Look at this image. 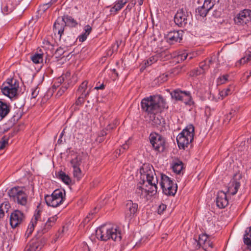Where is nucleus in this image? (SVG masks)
I'll use <instances>...</instances> for the list:
<instances>
[{"label": "nucleus", "mask_w": 251, "mask_h": 251, "mask_svg": "<svg viewBox=\"0 0 251 251\" xmlns=\"http://www.w3.org/2000/svg\"><path fill=\"white\" fill-rule=\"evenodd\" d=\"M244 241L248 249L251 250V227H249V230H246V233L244 236Z\"/></svg>", "instance_id": "393cba45"}, {"label": "nucleus", "mask_w": 251, "mask_h": 251, "mask_svg": "<svg viewBox=\"0 0 251 251\" xmlns=\"http://www.w3.org/2000/svg\"><path fill=\"white\" fill-rule=\"evenodd\" d=\"M19 88V81L16 79L8 78L3 83L1 91L4 95L12 99L17 96Z\"/></svg>", "instance_id": "423d86ee"}, {"label": "nucleus", "mask_w": 251, "mask_h": 251, "mask_svg": "<svg viewBox=\"0 0 251 251\" xmlns=\"http://www.w3.org/2000/svg\"><path fill=\"white\" fill-rule=\"evenodd\" d=\"M138 210V204L131 201H128L126 204L125 215L126 220L130 221L134 217Z\"/></svg>", "instance_id": "f8f14e48"}, {"label": "nucleus", "mask_w": 251, "mask_h": 251, "mask_svg": "<svg viewBox=\"0 0 251 251\" xmlns=\"http://www.w3.org/2000/svg\"><path fill=\"white\" fill-rule=\"evenodd\" d=\"M57 0H51L50 2L47 3L45 4V6H47V8H49L51 4L55 3Z\"/></svg>", "instance_id": "052dcab7"}, {"label": "nucleus", "mask_w": 251, "mask_h": 251, "mask_svg": "<svg viewBox=\"0 0 251 251\" xmlns=\"http://www.w3.org/2000/svg\"><path fill=\"white\" fill-rule=\"evenodd\" d=\"M43 44L46 46H48V48H49L50 46L51 47V45L50 44V43L47 40H44L43 42Z\"/></svg>", "instance_id": "680f3d73"}, {"label": "nucleus", "mask_w": 251, "mask_h": 251, "mask_svg": "<svg viewBox=\"0 0 251 251\" xmlns=\"http://www.w3.org/2000/svg\"><path fill=\"white\" fill-rule=\"evenodd\" d=\"M44 239H33L25 251H40L44 245Z\"/></svg>", "instance_id": "dca6fc26"}, {"label": "nucleus", "mask_w": 251, "mask_h": 251, "mask_svg": "<svg viewBox=\"0 0 251 251\" xmlns=\"http://www.w3.org/2000/svg\"><path fill=\"white\" fill-rule=\"evenodd\" d=\"M128 148L129 146L127 143L123 144L119 149V154H120L121 152L123 153L125 150L128 149Z\"/></svg>", "instance_id": "3c124183"}, {"label": "nucleus", "mask_w": 251, "mask_h": 251, "mask_svg": "<svg viewBox=\"0 0 251 251\" xmlns=\"http://www.w3.org/2000/svg\"><path fill=\"white\" fill-rule=\"evenodd\" d=\"M65 129H66V128H64V129H63V130L62 131V132L61 133V134H60V138H59V139L58 140V141H57V143H58V144H62V139H61V138L62 137V136H63V135H64V133H65Z\"/></svg>", "instance_id": "4d7b16f0"}, {"label": "nucleus", "mask_w": 251, "mask_h": 251, "mask_svg": "<svg viewBox=\"0 0 251 251\" xmlns=\"http://www.w3.org/2000/svg\"><path fill=\"white\" fill-rule=\"evenodd\" d=\"M183 34L182 30H174L165 35V38L169 44H174L176 42H180L182 40Z\"/></svg>", "instance_id": "4468645a"}, {"label": "nucleus", "mask_w": 251, "mask_h": 251, "mask_svg": "<svg viewBox=\"0 0 251 251\" xmlns=\"http://www.w3.org/2000/svg\"><path fill=\"white\" fill-rule=\"evenodd\" d=\"M242 179V175L240 173H236L232 179L228 184L227 193L229 195H235L240 186V180Z\"/></svg>", "instance_id": "9b49d317"}, {"label": "nucleus", "mask_w": 251, "mask_h": 251, "mask_svg": "<svg viewBox=\"0 0 251 251\" xmlns=\"http://www.w3.org/2000/svg\"><path fill=\"white\" fill-rule=\"evenodd\" d=\"M194 126H186L176 137V141L180 149L185 150L193 140Z\"/></svg>", "instance_id": "20e7f679"}, {"label": "nucleus", "mask_w": 251, "mask_h": 251, "mask_svg": "<svg viewBox=\"0 0 251 251\" xmlns=\"http://www.w3.org/2000/svg\"><path fill=\"white\" fill-rule=\"evenodd\" d=\"M14 10V7L11 4L3 5L1 8L2 12L5 14L7 15L11 13Z\"/></svg>", "instance_id": "c9c22d12"}, {"label": "nucleus", "mask_w": 251, "mask_h": 251, "mask_svg": "<svg viewBox=\"0 0 251 251\" xmlns=\"http://www.w3.org/2000/svg\"><path fill=\"white\" fill-rule=\"evenodd\" d=\"M247 150L251 152V137L248 139L246 143Z\"/></svg>", "instance_id": "864d4df0"}, {"label": "nucleus", "mask_w": 251, "mask_h": 251, "mask_svg": "<svg viewBox=\"0 0 251 251\" xmlns=\"http://www.w3.org/2000/svg\"><path fill=\"white\" fill-rule=\"evenodd\" d=\"M96 235L98 239L104 241L110 239L115 241H120L122 238L120 228L110 225L101 226L96 230Z\"/></svg>", "instance_id": "7ed1b4c3"}, {"label": "nucleus", "mask_w": 251, "mask_h": 251, "mask_svg": "<svg viewBox=\"0 0 251 251\" xmlns=\"http://www.w3.org/2000/svg\"><path fill=\"white\" fill-rule=\"evenodd\" d=\"M141 107L143 112L151 118L152 126L162 125L159 117H156V115L167 108L168 106L165 99L161 95H152L144 98L141 102Z\"/></svg>", "instance_id": "f03ea898"}, {"label": "nucleus", "mask_w": 251, "mask_h": 251, "mask_svg": "<svg viewBox=\"0 0 251 251\" xmlns=\"http://www.w3.org/2000/svg\"><path fill=\"white\" fill-rule=\"evenodd\" d=\"M37 218L36 216L34 219H32L28 226L27 229L34 230V226L37 224Z\"/></svg>", "instance_id": "49530a36"}, {"label": "nucleus", "mask_w": 251, "mask_h": 251, "mask_svg": "<svg viewBox=\"0 0 251 251\" xmlns=\"http://www.w3.org/2000/svg\"><path fill=\"white\" fill-rule=\"evenodd\" d=\"M172 168L174 172L179 174L183 168V163L180 160H177L174 162Z\"/></svg>", "instance_id": "c756f323"}, {"label": "nucleus", "mask_w": 251, "mask_h": 251, "mask_svg": "<svg viewBox=\"0 0 251 251\" xmlns=\"http://www.w3.org/2000/svg\"><path fill=\"white\" fill-rule=\"evenodd\" d=\"M31 99H35L38 96L39 92V89L37 86H35L34 87H33L31 89Z\"/></svg>", "instance_id": "c03bdc74"}, {"label": "nucleus", "mask_w": 251, "mask_h": 251, "mask_svg": "<svg viewBox=\"0 0 251 251\" xmlns=\"http://www.w3.org/2000/svg\"><path fill=\"white\" fill-rule=\"evenodd\" d=\"M166 205L164 204H160L158 208V213L159 214H161L163 213V212L166 210Z\"/></svg>", "instance_id": "8fccbe9b"}, {"label": "nucleus", "mask_w": 251, "mask_h": 251, "mask_svg": "<svg viewBox=\"0 0 251 251\" xmlns=\"http://www.w3.org/2000/svg\"><path fill=\"white\" fill-rule=\"evenodd\" d=\"M251 64V54L246 53V55L237 61L236 63V66L239 67L244 64Z\"/></svg>", "instance_id": "4be33fe9"}, {"label": "nucleus", "mask_w": 251, "mask_h": 251, "mask_svg": "<svg viewBox=\"0 0 251 251\" xmlns=\"http://www.w3.org/2000/svg\"><path fill=\"white\" fill-rule=\"evenodd\" d=\"M19 129H14V132L12 133L9 134V136H4L1 140L0 141V150L3 149L6 145L8 144V140L9 138L12 137L14 135L17 133Z\"/></svg>", "instance_id": "412c9836"}, {"label": "nucleus", "mask_w": 251, "mask_h": 251, "mask_svg": "<svg viewBox=\"0 0 251 251\" xmlns=\"http://www.w3.org/2000/svg\"><path fill=\"white\" fill-rule=\"evenodd\" d=\"M161 187L163 193L169 196H174L176 192L177 186L167 176L161 174Z\"/></svg>", "instance_id": "6e6552de"}, {"label": "nucleus", "mask_w": 251, "mask_h": 251, "mask_svg": "<svg viewBox=\"0 0 251 251\" xmlns=\"http://www.w3.org/2000/svg\"><path fill=\"white\" fill-rule=\"evenodd\" d=\"M104 85L103 84H100L99 86H96L95 87V89L99 90V89H103L104 88Z\"/></svg>", "instance_id": "0e129e2a"}, {"label": "nucleus", "mask_w": 251, "mask_h": 251, "mask_svg": "<svg viewBox=\"0 0 251 251\" xmlns=\"http://www.w3.org/2000/svg\"><path fill=\"white\" fill-rule=\"evenodd\" d=\"M16 201H17L19 204L24 206L25 205L27 202V195L23 190H22L16 199Z\"/></svg>", "instance_id": "aec40b11"}, {"label": "nucleus", "mask_w": 251, "mask_h": 251, "mask_svg": "<svg viewBox=\"0 0 251 251\" xmlns=\"http://www.w3.org/2000/svg\"><path fill=\"white\" fill-rule=\"evenodd\" d=\"M228 75H223L219 76L217 80L218 85H221L226 83L228 80Z\"/></svg>", "instance_id": "79ce46f5"}, {"label": "nucleus", "mask_w": 251, "mask_h": 251, "mask_svg": "<svg viewBox=\"0 0 251 251\" xmlns=\"http://www.w3.org/2000/svg\"><path fill=\"white\" fill-rule=\"evenodd\" d=\"M251 13V11L248 9H245L241 11L234 18V22L238 25L246 24L250 19H251V17H250Z\"/></svg>", "instance_id": "2eb2a0df"}, {"label": "nucleus", "mask_w": 251, "mask_h": 251, "mask_svg": "<svg viewBox=\"0 0 251 251\" xmlns=\"http://www.w3.org/2000/svg\"><path fill=\"white\" fill-rule=\"evenodd\" d=\"M167 77V75H163L161 76H160V77H162V79H163V81H166L167 80L166 79V77Z\"/></svg>", "instance_id": "774afa93"}, {"label": "nucleus", "mask_w": 251, "mask_h": 251, "mask_svg": "<svg viewBox=\"0 0 251 251\" xmlns=\"http://www.w3.org/2000/svg\"><path fill=\"white\" fill-rule=\"evenodd\" d=\"M140 172L143 182L137 185L135 190L136 198L144 199L147 198L148 196H154L157 193L158 179L152 167L144 164Z\"/></svg>", "instance_id": "f257e3e1"}, {"label": "nucleus", "mask_w": 251, "mask_h": 251, "mask_svg": "<svg viewBox=\"0 0 251 251\" xmlns=\"http://www.w3.org/2000/svg\"><path fill=\"white\" fill-rule=\"evenodd\" d=\"M21 117V113H16L9 120V124L14 126Z\"/></svg>", "instance_id": "f704fd0d"}, {"label": "nucleus", "mask_w": 251, "mask_h": 251, "mask_svg": "<svg viewBox=\"0 0 251 251\" xmlns=\"http://www.w3.org/2000/svg\"><path fill=\"white\" fill-rule=\"evenodd\" d=\"M129 0H117L115 1L114 6L111 9V11H118L121 10L124 6L129 1Z\"/></svg>", "instance_id": "b1692460"}, {"label": "nucleus", "mask_w": 251, "mask_h": 251, "mask_svg": "<svg viewBox=\"0 0 251 251\" xmlns=\"http://www.w3.org/2000/svg\"><path fill=\"white\" fill-rule=\"evenodd\" d=\"M107 133H106V130L103 129L101 132L100 133L99 135H100V136H103L104 135H106Z\"/></svg>", "instance_id": "69168bd1"}, {"label": "nucleus", "mask_w": 251, "mask_h": 251, "mask_svg": "<svg viewBox=\"0 0 251 251\" xmlns=\"http://www.w3.org/2000/svg\"><path fill=\"white\" fill-rule=\"evenodd\" d=\"M58 219L57 215H54L49 218L44 225V227L42 228L41 231H39L38 233L39 234L40 232L41 234H44L49 231L52 227H53Z\"/></svg>", "instance_id": "a211bd4d"}, {"label": "nucleus", "mask_w": 251, "mask_h": 251, "mask_svg": "<svg viewBox=\"0 0 251 251\" xmlns=\"http://www.w3.org/2000/svg\"><path fill=\"white\" fill-rule=\"evenodd\" d=\"M184 91L180 90H176L171 93L172 97L176 100L181 101L183 95Z\"/></svg>", "instance_id": "2f4dec72"}, {"label": "nucleus", "mask_w": 251, "mask_h": 251, "mask_svg": "<svg viewBox=\"0 0 251 251\" xmlns=\"http://www.w3.org/2000/svg\"><path fill=\"white\" fill-rule=\"evenodd\" d=\"M2 206L3 204H2L1 206H0V219L3 218L4 215V211L2 209Z\"/></svg>", "instance_id": "bf43d9fd"}, {"label": "nucleus", "mask_w": 251, "mask_h": 251, "mask_svg": "<svg viewBox=\"0 0 251 251\" xmlns=\"http://www.w3.org/2000/svg\"><path fill=\"white\" fill-rule=\"evenodd\" d=\"M189 57V59H191L192 58V56L190 55H189L185 51H181L179 52L177 55V62L182 61L184 60L187 58V57Z\"/></svg>", "instance_id": "473e14b6"}, {"label": "nucleus", "mask_w": 251, "mask_h": 251, "mask_svg": "<svg viewBox=\"0 0 251 251\" xmlns=\"http://www.w3.org/2000/svg\"><path fill=\"white\" fill-rule=\"evenodd\" d=\"M57 176L66 184H70L71 183V179L69 176L62 171L58 173Z\"/></svg>", "instance_id": "cd10ccee"}, {"label": "nucleus", "mask_w": 251, "mask_h": 251, "mask_svg": "<svg viewBox=\"0 0 251 251\" xmlns=\"http://www.w3.org/2000/svg\"><path fill=\"white\" fill-rule=\"evenodd\" d=\"M149 139L153 149L155 151L159 152L164 151L165 148V141L160 135L157 133H151Z\"/></svg>", "instance_id": "1a4fd4ad"}, {"label": "nucleus", "mask_w": 251, "mask_h": 251, "mask_svg": "<svg viewBox=\"0 0 251 251\" xmlns=\"http://www.w3.org/2000/svg\"><path fill=\"white\" fill-rule=\"evenodd\" d=\"M209 10H207L205 7H204L203 5L199 7L196 9V13L198 15H200L201 17H204L206 16L207 13Z\"/></svg>", "instance_id": "72a5a7b5"}, {"label": "nucleus", "mask_w": 251, "mask_h": 251, "mask_svg": "<svg viewBox=\"0 0 251 251\" xmlns=\"http://www.w3.org/2000/svg\"><path fill=\"white\" fill-rule=\"evenodd\" d=\"M65 192L64 190L56 189L50 195L45 197V201L48 206L56 207L64 201Z\"/></svg>", "instance_id": "0eeeda50"}, {"label": "nucleus", "mask_w": 251, "mask_h": 251, "mask_svg": "<svg viewBox=\"0 0 251 251\" xmlns=\"http://www.w3.org/2000/svg\"><path fill=\"white\" fill-rule=\"evenodd\" d=\"M87 81H85L83 82L80 85L78 89V92L81 94L79 99L85 98L89 94V92H85V90L87 88Z\"/></svg>", "instance_id": "a878e982"}, {"label": "nucleus", "mask_w": 251, "mask_h": 251, "mask_svg": "<svg viewBox=\"0 0 251 251\" xmlns=\"http://www.w3.org/2000/svg\"><path fill=\"white\" fill-rule=\"evenodd\" d=\"M216 0H204L203 4V7L206 8L207 10H211L215 5Z\"/></svg>", "instance_id": "e433bc0d"}, {"label": "nucleus", "mask_w": 251, "mask_h": 251, "mask_svg": "<svg viewBox=\"0 0 251 251\" xmlns=\"http://www.w3.org/2000/svg\"><path fill=\"white\" fill-rule=\"evenodd\" d=\"M64 81V77L63 76H61L60 77H58L57 79L56 82L54 83L53 86L54 87H59V85L60 84H61Z\"/></svg>", "instance_id": "09e8293b"}, {"label": "nucleus", "mask_w": 251, "mask_h": 251, "mask_svg": "<svg viewBox=\"0 0 251 251\" xmlns=\"http://www.w3.org/2000/svg\"><path fill=\"white\" fill-rule=\"evenodd\" d=\"M10 106L6 103L0 100V121L4 119L9 113Z\"/></svg>", "instance_id": "6ab92c4d"}, {"label": "nucleus", "mask_w": 251, "mask_h": 251, "mask_svg": "<svg viewBox=\"0 0 251 251\" xmlns=\"http://www.w3.org/2000/svg\"><path fill=\"white\" fill-rule=\"evenodd\" d=\"M103 140V138H102V136H100V135H99L97 139V141L99 142L100 143L102 142Z\"/></svg>", "instance_id": "338daca9"}, {"label": "nucleus", "mask_w": 251, "mask_h": 251, "mask_svg": "<svg viewBox=\"0 0 251 251\" xmlns=\"http://www.w3.org/2000/svg\"><path fill=\"white\" fill-rule=\"evenodd\" d=\"M87 38L85 35H83L82 34H80L78 37L77 39L80 42H83L86 40Z\"/></svg>", "instance_id": "6e6d98bb"}, {"label": "nucleus", "mask_w": 251, "mask_h": 251, "mask_svg": "<svg viewBox=\"0 0 251 251\" xmlns=\"http://www.w3.org/2000/svg\"><path fill=\"white\" fill-rule=\"evenodd\" d=\"M31 60L35 64H40L43 62V53H35L30 57Z\"/></svg>", "instance_id": "7c9ffc66"}, {"label": "nucleus", "mask_w": 251, "mask_h": 251, "mask_svg": "<svg viewBox=\"0 0 251 251\" xmlns=\"http://www.w3.org/2000/svg\"><path fill=\"white\" fill-rule=\"evenodd\" d=\"M21 191L22 190L19 187H14L8 191V195L10 198L12 199L14 201H16V199Z\"/></svg>", "instance_id": "bb28decb"}, {"label": "nucleus", "mask_w": 251, "mask_h": 251, "mask_svg": "<svg viewBox=\"0 0 251 251\" xmlns=\"http://www.w3.org/2000/svg\"><path fill=\"white\" fill-rule=\"evenodd\" d=\"M201 247L206 251H208L209 249H212L213 248V243L209 240V238L204 243Z\"/></svg>", "instance_id": "37998d69"}, {"label": "nucleus", "mask_w": 251, "mask_h": 251, "mask_svg": "<svg viewBox=\"0 0 251 251\" xmlns=\"http://www.w3.org/2000/svg\"><path fill=\"white\" fill-rule=\"evenodd\" d=\"M67 89V87L66 86H62L59 90H58L57 92V95L59 96H61L63 93Z\"/></svg>", "instance_id": "603ef678"}, {"label": "nucleus", "mask_w": 251, "mask_h": 251, "mask_svg": "<svg viewBox=\"0 0 251 251\" xmlns=\"http://www.w3.org/2000/svg\"><path fill=\"white\" fill-rule=\"evenodd\" d=\"M84 156L81 154H78L71 161L72 167H78L81 165L84 160Z\"/></svg>", "instance_id": "5701e85b"}, {"label": "nucleus", "mask_w": 251, "mask_h": 251, "mask_svg": "<svg viewBox=\"0 0 251 251\" xmlns=\"http://www.w3.org/2000/svg\"><path fill=\"white\" fill-rule=\"evenodd\" d=\"M181 101L185 104L191 105L193 103L190 93L187 91H184L183 97Z\"/></svg>", "instance_id": "c85d7f7f"}, {"label": "nucleus", "mask_w": 251, "mask_h": 251, "mask_svg": "<svg viewBox=\"0 0 251 251\" xmlns=\"http://www.w3.org/2000/svg\"><path fill=\"white\" fill-rule=\"evenodd\" d=\"M32 232L33 231H32V230L27 229L25 235L27 237H28L32 233Z\"/></svg>", "instance_id": "e2e57ef3"}, {"label": "nucleus", "mask_w": 251, "mask_h": 251, "mask_svg": "<svg viewBox=\"0 0 251 251\" xmlns=\"http://www.w3.org/2000/svg\"><path fill=\"white\" fill-rule=\"evenodd\" d=\"M208 239L207 235L202 234L199 235L198 243L200 247H201Z\"/></svg>", "instance_id": "a19ab883"}, {"label": "nucleus", "mask_w": 251, "mask_h": 251, "mask_svg": "<svg viewBox=\"0 0 251 251\" xmlns=\"http://www.w3.org/2000/svg\"><path fill=\"white\" fill-rule=\"evenodd\" d=\"M174 22L179 26H184L190 22V15L186 10L179 9L175 16Z\"/></svg>", "instance_id": "9d476101"}, {"label": "nucleus", "mask_w": 251, "mask_h": 251, "mask_svg": "<svg viewBox=\"0 0 251 251\" xmlns=\"http://www.w3.org/2000/svg\"><path fill=\"white\" fill-rule=\"evenodd\" d=\"M93 213L90 212L89 214L85 217L83 221V223L84 225L88 224L93 218Z\"/></svg>", "instance_id": "de8ad7c7"}, {"label": "nucleus", "mask_w": 251, "mask_h": 251, "mask_svg": "<svg viewBox=\"0 0 251 251\" xmlns=\"http://www.w3.org/2000/svg\"><path fill=\"white\" fill-rule=\"evenodd\" d=\"M25 216L23 212L16 210L11 213L10 224L12 228H15L21 224L25 220Z\"/></svg>", "instance_id": "ddd939ff"}, {"label": "nucleus", "mask_w": 251, "mask_h": 251, "mask_svg": "<svg viewBox=\"0 0 251 251\" xmlns=\"http://www.w3.org/2000/svg\"><path fill=\"white\" fill-rule=\"evenodd\" d=\"M92 31V27L89 25H86L84 27V31L90 34Z\"/></svg>", "instance_id": "5fc2aeb1"}, {"label": "nucleus", "mask_w": 251, "mask_h": 251, "mask_svg": "<svg viewBox=\"0 0 251 251\" xmlns=\"http://www.w3.org/2000/svg\"><path fill=\"white\" fill-rule=\"evenodd\" d=\"M207 68V66H204L203 64H201L200 66V68L197 69L194 71L193 76H197L203 74Z\"/></svg>", "instance_id": "ea45409f"}, {"label": "nucleus", "mask_w": 251, "mask_h": 251, "mask_svg": "<svg viewBox=\"0 0 251 251\" xmlns=\"http://www.w3.org/2000/svg\"><path fill=\"white\" fill-rule=\"evenodd\" d=\"M159 59V56L157 54L151 56L149 59H148L145 62V64L146 65L150 66L152 64L156 62Z\"/></svg>", "instance_id": "58836bf2"}, {"label": "nucleus", "mask_w": 251, "mask_h": 251, "mask_svg": "<svg viewBox=\"0 0 251 251\" xmlns=\"http://www.w3.org/2000/svg\"><path fill=\"white\" fill-rule=\"evenodd\" d=\"M73 175L77 180H79L82 177V173L81 170L78 167H73Z\"/></svg>", "instance_id": "4c0bfd02"}, {"label": "nucleus", "mask_w": 251, "mask_h": 251, "mask_svg": "<svg viewBox=\"0 0 251 251\" xmlns=\"http://www.w3.org/2000/svg\"><path fill=\"white\" fill-rule=\"evenodd\" d=\"M64 53V50L62 49L59 48L57 49L55 52L56 55H61Z\"/></svg>", "instance_id": "13d9d810"}, {"label": "nucleus", "mask_w": 251, "mask_h": 251, "mask_svg": "<svg viewBox=\"0 0 251 251\" xmlns=\"http://www.w3.org/2000/svg\"><path fill=\"white\" fill-rule=\"evenodd\" d=\"M216 202L217 206L220 208H223L227 206L228 201L227 199L226 193L223 191L218 192Z\"/></svg>", "instance_id": "f3484780"}, {"label": "nucleus", "mask_w": 251, "mask_h": 251, "mask_svg": "<svg viewBox=\"0 0 251 251\" xmlns=\"http://www.w3.org/2000/svg\"><path fill=\"white\" fill-rule=\"evenodd\" d=\"M230 89L229 88H227L220 92L219 95L222 99H223L225 97L228 96L230 93Z\"/></svg>", "instance_id": "a18cd8bd"}, {"label": "nucleus", "mask_w": 251, "mask_h": 251, "mask_svg": "<svg viewBox=\"0 0 251 251\" xmlns=\"http://www.w3.org/2000/svg\"><path fill=\"white\" fill-rule=\"evenodd\" d=\"M77 23L72 17L64 16L59 17L53 25V30L55 34L57 33L60 38L64 33V28L66 25L75 27Z\"/></svg>", "instance_id": "39448f33"}]
</instances>
